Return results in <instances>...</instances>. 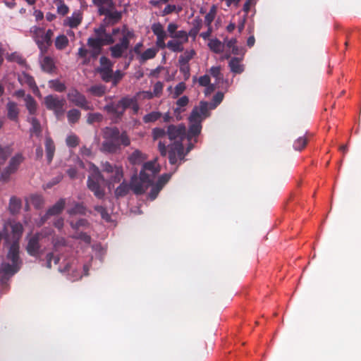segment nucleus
<instances>
[{
	"mask_svg": "<svg viewBox=\"0 0 361 361\" xmlns=\"http://www.w3.org/2000/svg\"><path fill=\"white\" fill-rule=\"evenodd\" d=\"M160 169L156 160L143 164L139 174V182L137 181V195L146 193L147 198L154 200L164 186L169 181L171 174L164 173L155 181Z\"/></svg>",
	"mask_w": 361,
	"mask_h": 361,
	"instance_id": "obj_1",
	"label": "nucleus"
},
{
	"mask_svg": "<svg viewBox=\"0 0 361 361\" xmlns=\"http://www.w3.org/2000/svg\"><path fill=\"white\" fill-rule=\"evenodd\" d=\"M209 116L208 102L202 101L199 106L193 108L189 117L190 127L187 135L188 140L200 134L202 122Z\"/></svg>",
	"mask_w": 361,
	"mask_h": 361,
	"instance_id": "obj_2",
	"label": "nucleus"
},
{
	"mask_svg": "<svg viewBox=\"0 0 361 361\" xmlns=\"http://www.w3.org/2000/svg\"><path fill=\"white\" fill-rule=\"evenodd\" d=\"M158 149L162 157L168 154L169 163L171 165L177 164L179 166L185 161V149L181 142L174 141L173 143L166 146V143L159 141Z\"/></svg>",
	"mask_w": 361,
	"mask_h": 361,
	"instance_id": "obj_3",
	"label": "nucleus"
},
{
	"mask_svg": "<svg viewBox=\"0 0 361 361\" xmlns=\"http://www.w3.org/2000/svg\"><path fill=\"white\" fill-rule=\"evenodd\" d=\"M151 28L154 35L157 37L156 46L159 49H164L167 47L173 52H180L183 51V43L181 41L170 40L166 44L165 43L167 35L163 25L160 23H153Z\"/></svg>",
	"mask_w": 361,
	"mask_h": 361,
	"instance_id": "obj_4",
	"label": "nucleus"
},
{
	"mask_svg": "<svg viewBox=\"0 0 361 361\" xmlns=\"http://www.w3.org/2000/svg\"><path fill=\"white\" fill-rule=\"evenodd\" d=\"M114 40L113 42L117 40L121 41V43L116 44L111 48V55L115 58L121 56L128 49L129 38L133 37V34L130 33L126 27L122 30L116 29L113 31V35L111 36Z\"/></svg>",
	"mask_w": 361,
	"mask_h": 361,
	"instance_id": "obj_5",
	"label": "nucleus"
},
{
	"mask_svg": "<svg viewBox=\"0 0 361 361\" xmlns=\"http://www.w3.org/2000/svg\"><path fill=\"white\" fill-rule=\"evenodd\" d=\"M90 170L92 173L88 178L87 186L96 197L102 198L104 193L101 184L104 183V178L95 166L91 165Z\"/></svg>",
	"mask_w": 361,
	"mask_h": 361,
	"instance_id": "obj_6",
	"label": "nucleus"
},
{
	"mask_svg": "<svg viewBox=\"0 0 361 361\" xmlns=\"http://www.w3.org/2000/svg\"><path fill=\"white\" fill-rule=\"evenodd\" d=\"M96 37L90 39L88 44L92 48L93 55H96L99 52V49L102 45L113 43L114 41L111 35L106 33L105 29L103 26L95 30Z\"/></svg>",
	"mask_w": 361,
	"mask_h": 361,
	"instance_id": "obj_7",
	"label": "nucleus"
},
{
	"mask_svg": "<svg viewBox=\"0 0 361 361\" xmlns=\"http://www.w3.org/2000/svg\"><path fill=\"white\" fill-rule=\"evenodd\" d=\"M103 171L107 174L106 184L110 190L114 188L116 183H120L122 180L123 171L116 166L106 162L103 164Z\"/></svg>",
	"mask_w": 361,
	"mask_h": 361,
	"instance_id": "obj_8",
	"label": "nucleus"
},
{
	"mask_svg": "<svg viewBox=\"0 0 361 361\" xmlns=\"http://www.w3.org/2000/svg\"><path fill=\"white\" fill-rule=\"evenodd\" d=\"M104 141L101 150L105 152H114L118 144V131L114 128H106L104 132Z\"/></svg>",
	"mask_w": 361,
	"mask_h": 361,
	"instance_id": "obj_9",
	"label": "nucleus"
},
{
	"mask_svg": "<svg viewBox=\"0 0 361 361\" xmlns=\"http://www.w3.org/2000/svg\"><path fill=\"white\" fill-rule=\"evenodd\" d=\"M65 104L66 101L64 99H60L59 97L53 95H48L44 98L46 107L49 110H52L58 118L63 114Z\"/></svg>",
	"mask_w": 361,
	"mask_h": 361,
	"instance_id": "obj_10",
	"label": "nucleus"
},
{
	"mask_svg": "<svg viewBox=\"0 0 361 361\" xmlns=\"http://www.w3.org/2000/svg\"><path fill=\"white\" fill-rule=\"evenodd\" d=\"M23 159V157L20 154L14 155L11 159L8 165L1 172L0 180H8L11 174L15 173L17 171Z\"/></svg>",
	"mask_w": 361,
	"mask_h": 361,
	"instance_id": "obj_11",
	"label": "nucleus"
},
{
	"mask_svg": "<svg viewBox=\"0 0 361 361\" xmlns=\"http://www.w3.org/2000/svg\"><path fill=\"white\" fill-rule=\"evenodd\" d=\"M131 100L123 98L118 103H112L105 106V110L113 118H118L125 111V109L130 106Z\"/></svg>",
	"mask_w": 361,
	"mask_h": 361,
	"instance_id": "obj_12",
	"label": "nucleus"
},
{
	"mask_svg": "<svg viewBox=\"0 0 361 361\" xmlns=\"http://www.w3.org/2000/svg\"><path fill=\"white\" fill-rule=\"evenodd\" d=\"M167 135L170 140L182 142L186 135V128L183 124L169 125L167 128Z\"/></svg>",
	"mask_w": 361,
	"mask_h": 361,
	"instance_id": "obj_13",
	"label": "nucleus"
},
{
	"mask_svg": "<svg viewBox=\"0 0 361 361\" xmlns=\"http://www.w3.org/2000/svg\"><path fill=\"white\" fill-rule=\"evenodd\" d=\"M70 102L85 110L91 109L92 106L86 100L85 97L75 90H72L68 94Z\"/></svg>",
	"mask_w": 361,
	"mask_h": 361,
	"instance_id": "obj_14",
	"label": "nucleus"
},
{
	"mask_svg": "<svg viewBox=\"0 0 361 361\" xmlns=\"http://www.w3.org/2000/svg\"><path fill=\"white\" fill-rule=\"evenodd\" d=\"M30 32L42 52L45 51L50 42L44 40V30L40 27H33Z\"/></svg>",
	"mask_w": 361,
	"mask_h": 361,
	"instance_id": "obj_15",
	"label": "nucleus"
},
{
	"mask_svg": "<svg viewBox=\"0 0 361 361\" xmlns=\"http://www.w3.org/2000/svg\"><path fill=\"white\" fill-rule=\"evenodd\" d=\"M102 78L105 81H109L112 78L111 63L106 57L100 59V67L97 68Z\"/></svg>",
	"mask_w": 361,
	"mask_h": 361,
	"instance_id": "obj_16",
	"label": "nucleus"
},
{
	"mask_svg": "<svg viewBox=\"0 0 361 361\" xmlns=\"http://www.w3.org/2000/svg\"><path fill=\"white\" fill-rule=\"evenodd\" d=\"M40 236L39 235H37L28 239L26 250L32 256L37 257L41 254L40 246L39 245Z\"/></svg>",
	"mask_w": 361,
	"mask_h": 361,
	"instance_id": "obj_17",
	"label": "nucleus"
},
{
	"mask_svg": "<svg viewBox=\"0 0 361 361\" xmlns=\"http://www.w3.org/2000/svg\"><path fill=\"white\" fill-rule=\"evenodd\" d=\"M188 103L189 99L187 96H183L176 101V107L174 109V115L178 120L181 119L180 114L185 111V107L188 104Z\"/></svg>",
	"mask_w": 361,
	"mask_h": 361,
	"instance_id": "obj_18",
	"label": "nucleus"
},
{
	"mask_svg": "<svg viewBox=\"0 0 361 361\" xmlns=\"http://www.w3.org/2000/svg\"><path fill=\"white\" fill-rule=\"evenodd\" d=\"M228 66L231 71L234 73L240 74L244 71V66L240 63V59L237 57H233L230 60Z\"/></svg>",
	"mask_w": 361,
	"mask_h": 361,
	"instance_id": "obj_19",
	"label": "nucleus"
},
{
	"mask_svg": "<svg viewBox=\"0 0 361 361\" xmlns=\"http://www.w3.org/2000/svg\"><path fill=\"white\" fill-rule=\"evenodd\" d=\"M208 47L213 52L216 54H220L223 52L225 44L222 43L219 39L215 38L209 40Z\"/></svg>",
	"mask_w": 361,
	"mask_h": 361,
	"instance_id": "obj_20",
	"label": "nucleus"
},
{
	"mask_svg": "<svg viewBox=\"0 0 361 361\" xmlns=\"http://www.w3.org/2000/svg\"><path fill=\"white\" fill-rule=\"evenodd\" d=\"M27 205H33L36 208H40L44 204V199L37 194L30 195L26 198Z\"/></svg>",
	"mask_w": 361,
	"mask_h": 361,
	"instance_id": "obj_21",
	"label": "nucleus"
},
{
	"mask_svg": "<svg viewBox=\"0 0 361 361\" xmlns=\"http://www.w3.org/2000/svg\"><path fill=\"white\" fill-rule=\"evenodd\" d=\"M158 52V49L152 47L146 49L139 57V61L141 63H144L146 61L154 58Z\"/></svg>",
	"mask_w": 361,
	"mask_h": 361,
	"instance_id": "obj_22",
	"label": "nucleus"
},
{
	"mask_svg": "<svg viewBox=\"0 0 361 361\" xmlns=\"http://www.w3.org/2000/svg\"><path fill=\"white\" fill-rule=\"evenodd\" d=\"M93 3L97 6L100 7V12L104 13L109 11L113 6L112 0H92Z\"/></svg>",
	"mask_w": 361,
	"mask_h": 361,
	"instance_id": "obj_23",
	"label": "nucleus"
},
{
	"mask_svg": "<svg viewBox=\"0 0 361 361\" xmlns=\"http://www.w3.org/2000/svg\"><path fill=\"white\" fill-rule=\"evenodd\" d=\"M18 80L22 85H27L34 90H37L33 78L27 73H22L18 77Z\"/></svg>",
	"mask_w": 361,
	"mask_h": 361,
	"instance_id": "obj_24",
	"label": "nucleus"
},
{
	"mask_svg": "<svg viewBox=\"0 0 361 361\" xmlns=\"http://www.w3.org/2000/svg\"><path fill=\"white\" fill-rule=\"evenodd\" d=\"M82 17L80 13H74L71 17L65 20L64 24L71 27H77L81 22Z\"/></svg>",
	"mask_w": 361,
	"mask_h": 361,
	"instance_id": "obj_25",
	"label": "nucleus"
},
{
	"mask_svg": "<svg viewBox=\"0 0 361 361\" xmlns=\"http://www.w3.org/2000/svg\"><path fill=\"white\" fill-rule=\"evenodd\" d=\"M46 154L48 161L50 162L52 160L55 151V145L54 142L50 137H47L45 141Z\"/></svg>",
	"mask_w": 361,
	"mask_h": 361,
	"instance_id": "obj_26",
	"label": "nucleus"
},
{
	"mask_svg": "<svg viewBox=\"0 0 361 361\" xmlns=\"http://www.w3.org/2000/svg\"><path fill=\"white\" fill-rule=\"evenodd\" d=\"M196 54L194 49L186 50L184 53L180 55L178 58V63L188 64L189 61Z\"/></svg>",
	"mask_w": 361,
	"mask_h": 361,
	"instance_id": "obj_27",
	"label": "nucleus"
},
{
	"mask_svg": "<svg viewBox=\"0 0 361 361\" xmlns=\"http://www.w3.org/2000/svg\"><path fill=\"white\" fill-rule=\"evenodd\" d=\"M8 117L11 120H16L18 116V109L13 102H8L7 104Z\"/></svg>",
	"mask_w": 361,
	"mask_h": 361,
	"instance_id": "obj_28",
	"label": "nucleus"
},
{
	"mask_svg": "<svg viewBox=\"0 0 361 361\" xmlns=\"http://www.w3.org/2000/svg\"><path fill=\"white\" fill-rule=\"evenodd\" d=\"M192 27L188 33V36L193 37L194 39L197 37L199 31L202 27V20L198 18L195 19L192 23Z\"/></svg>",
	"mask_w": 361,
	"mask_h": 361,
	"instance_id": "obj_29",
	"label": "nucleus"
},
{
	"mask_svg": "<svg viewBox=\"0 0 361 361\" xmlns=\"http://www.w3.org/2000/svg\"><path fill=\"white\" fill-rule=\"evenodd\" d=\"M68 44V39L64 35L58 36L55 40V46L57 49L62 50Z\"/></svg>",
	"mask_w": 361,
	"mask_h": 361,
	"instance_id": "obj_30",
	"label": "nucleus"
},
{
	"mask_svg": "<svg viewBox=\"0 0 361 361\" xmlns=\"http://www.w3.org/2000/svg\"><path fill=\"white\" fill-rule=\"evenodd\" d=\"M25 102L26 107H27V110L29 111V112L31 114H34L37 110L36 102L30 95H27L25 97Z\"/></svg>",
	"mask_w": 361,
	"mask_h": 361,
	"instance_id": "obj_31",
	"label": "nucleus"
},
{
	"mask_svg": "<svg viewBox=\"0 0 361 361\" xmlns=\"http://www.w3.org/2000/svg\"><path fill=\"white\" fill-rule=\"evenodd\" d=\"M41 66L44 71L51 72L54 68V63L49 57H44L41 61Z\"/></svg>",
	"mask_w": 361,
	"mask_h": 361,
	"instance_id": "obj_32",
	"label": "nucleus"
},
{
	"mask_svg": "<svg viewBox=\"0 0 361 361\" xmlns=\"http://www.w3.org/2000/svg\"><path fill=\"white\" fill-rule=\"evenodd\" d=\"M64 207V202L63 200H60L56 202L51 209L47 212V216H52L57 214H59Z\"/></svg>",
	"mask_w": 361,
	"mask_h": 361,
	"instance_id": "obj_33",
	"label": "nucleus"
},
{
	"mask_svg": "<svg viewBox=\"0 0 361 361\" xmlns=\"http://www.w3.org/2000/svg\"><path fill=\"white\" fill-rule=\"evenodd\" d=\"M161 116V114L159 111H152L146 114L143 117V121L145 123H152L157 121Z\"/></svg>",
	"mask_w": 361,
	"mask_h": 361,
	"instance_id": "obj_34",
	"label": "nucleus"
},
{
	"mask_svg": "<svg viewBox=\"0 0 361 361\" xmlns=\"http://www.w3.org/2000/svg\"><path fill=\"white\" fill-rule=\"evenodd\" d=\"M224 99V93L221 92H218L212 99V102L209 104L208 103V108L209 109H215L223 100Z\"/></svg>",
	"mask_w": 361,
	"mask_h": 361,
	"instance_id": "obj_35",
	"label": "nucleus"
},
{
	"mask_svg": "<svg viewBox=\"0 0 361 361\" xmlns=\"http://www.w3.org/2000/svg\"><path fill=\"white\" fill-rule=\"evenodd\" d=\"M54 4L56 6L57 12L59 14L65 16L68 12V6L64 4L63 0H54Z\"/></svg>",
	"mask_w": 361,
	"mask_h": 361,
	"instance_id": "obj_36",
	"label": "nucleus"
},
{
	"mask_svg": "<svg viewBox=\"0 0 361 361\" xmlns=\"http://www.w3.org/2000/svg\"><path fill=\"white\" fill-rule=\"evenodd\" d=\"M216 14V9L215 6H213L204 17L205 23L208 27L211 26L212 23L213 22V20L215 18Z\"/></svg>",
	"mask_w": 361,
	"mask_h": 361,
	"instance_id": "obj_37",
	"label": "nucleus"
},
{
	"mask_svg": "<svg viewBox=\"0 0 361 361\" xmlns=\"http://www.w3.org/2000/svg\"><path fill=\"white\" fill-rule=\"evenodd\" d=\"M152 137L154 140L161 139L167 135V130L166 131L161 128H154L152 132Z\"/></svg>",
	"mask_w": 361,
	"mask_h": 361,
	"instance_id": "obj_38",
	"label": "nucleus"
},
{
	"mask_svg": "<svg viewBox=\"0 0 361 361\" xmlns=\"http://www.w3.org/2000/svg\"><path fill=\"white\" fill-rule=\"evenodd\" d=\"M80 116V113L77 109H71L67 114V117L69 123H74L78 121Z\"/></svg>",
	"mask_w": 361,
	"mask_h": 361,
	"instance_id": "obj_39",
	"label": "nucleus"
},
{
	"mask_svg": "<svg viewBox=\"0 0 361 361\" xmlns=\"http://www.w3.org/2000/svg\"><path fill=\"white\" fill-rule=\"evenodd\" d=\"M307 140L305 137H298L293 144V147L295 150L300 151L306 146Z\"/></svg>",
	"mask_w": 361,
	"mask_h": 361,
	"instance_id": "obj_40",
	"label": "nucleus"
},
{
	"mask_svg": "<svg viewBox=\"0 0 361 361\" xmlns=\"http://www.w3.org/2000/svg\"><path fill=\"white\" fill-rule=\"evenodd\" d=\"M21 206L20 200L16 198H11L9 204V209L13 212H17Z\"/></svg>",
	"mask_w": 361,
	"mask_h": 361,
	"instance_id": "obj_41",
	"label": "nucleus"
},
{
	"mask_svg": "<svg viewBox=\"0 0 361 361\" xmlns=\"http://www.w3.org/2000/svg\"><path fill=\"white\" fill-rule=\"evenodd\" d=\"M128 190H129L128 185L126 183L123 182L116 188V190L115 191L116 195L118 197L125 195L128 192Z\"/></svg>",
	"mask_w": 361,
	"mask_h": 361,
	"instance_id": "obj_42",
	"label": "nucleus"
},
{
	"mask_svg": "<svg viewBox=\"0 0 361 361\" xmlns=\"http://www.w3.org/2000/svg\"><path fill=\"white\" fill-rule=\"evenodd\" d=\"M186 89V85L185 82H179L174 88V92H173V98H177L178 96H180Z\"/></svg>",
	"mask_w": 361,
	"mask_h": 361,
	"instance_id": "obj_43",
	"label": "nucleus"
},
{
	"mask_svg": "<svg viewBox=\"0 0 361 361\" xmlns=\"http://www.w3.org/2000/svg\"><path fill=\"white\" fill-rule=\"evenodd\" d=\"M32 128L31 133L35 134L36 135H39L41 132V126L39 123L36 118H32L31 120Z\"/></svg>",
	"mask_w": 361,
	"mask_h": 361,
	"instance_id": "obj_44",
	"label": "nucleus"
},
{
	"mask_svg": "<svg viewBox=\"0 0 361 361\" xmlns=\"http://www.w3.org/2000/svg\"><path fill=\"white\" fill-rule=\"evenodd\" d=\"M49 83V87L56 91L62 92L65 89L64 85L58 80H51Z\"/></svg>",
	"mask_w": 361,
	"mask_h": 361,
	"instance_id": "obj_45",
	"label": "nucleus"
},
{
	"mask_svg": "<svg viewBox=\"0 0 361 361\" xmlns=\"http://www.w3.org/2000/svg\"><path fill=\"white\" fill-rule=\"evenodd\" d=\"M210 74L215 78L217 80H220L222 79L223 76L221 73V68L219 66H212L210 68Z\"/></svg>",
	"mask_w": 361,
	"mask_h": 361,
	"instance_id": "obj_46",
	"label": "nucleus"
},
{
	"mask_svg": "<svg viewBox=\"0 0 361 361\" xmlns=\"http://www.w3.org/2000/svg\"><path fill=\"white\" fill-rule=\"evenodd\" d=\"M173 38H176L178 39H182L183 43L188 42V32L184 30H178L176 32Z\"/></svg>",
	"mask_w": 361,
	"mask_h": 361,
	"instance_id": "obj_47",
	"label": "nucleus"
},
{
	"mask_svg": "<svg viewBox=\"0 0 361 361\" xmlns=\"http://www.w3.org/2000/svg\"><path fill=\"white\" fill-rule=\"evenodd\" d=\"M89 91L95 96H102L104 93V88L101 85H96L90 87Z\"/></svg>",
	"mask_w": 361,
	"mask_h": 361,
	"instance_id": "obj_48",
	"label": "nucleus"
},
{
	"mask_svg": "<svg viewBox=\"0 0 361 361\" xmlns=\"http://www.w3.org/2000/svg\"><path fill=\"white\" fill-rule=\"evenodd\" d=\"M163 87L164 84L160 81H158L154 84L153 87V93L155 97H160L162 93Z\"/></svg>",
	"mask_w": 361,
	"mask_h": 361,
	"instance_id": "obj_49",
	"label": "nucleus"
},
{
	"mask_svg": "<svg viewBox=\"0 0 361 361\" xmlns=\"http://www.w3.org/2000/svg\"><path fill=\"white\" fill-rule=\"evenodd\" d=\"M180 71L183 74L185 80H188L190 77V66L189 64L179 63Z\"/></svg>",
	"mask_w": 361,
	"mask_h": 361,
	"instance_id": "obj_50",
	"label": "nucleus"
},
{
	"mask_svg": "<svg viewBox=\"0 0 361 361\" xmlns=\"http://www.w3.org/2000/svg\"><path fill=\"white\" fill-rule=\"evenodd\" d=\"M200 85L207 87L210 84V78L208 75L200 76L198 80Z\"/></svg>",
	"mask_w": 361,
	"mask_h": 361,
	"instance_id": "obj_51",
	"label": "nucleus"
},
{
	"mask_svg": "<svg viewBox=\"0 0 361 361\" xmlns=\"http://www.w3.org/2000/svg\"><path fill=\"white\" fill-rule=\"evenodd\" d=\"M66 143L70 147H75L78 143V137L75 135H71L67 137Z\"/></svg>",
	"mask_w": 361,
	"mask_h": 361,
	"instance_id": "obj_52",
	"label": "nucleus"
},
{
	"mask_svg": "<svg viewBox=\"0 0 361 361\" xmlns=\"http://www.w3.org/2000/svg\"><path fill=\"white\" fill-rule=\"evenodd\" d=\"M177 29H178V25L176 23H171L168 25L167 31L169 32V36L171 37H172V38L173 37V36L175 35V34L177 32Z\"/></svg>",
	"mask_w": 361,
	"mask_h": 361,
	"instance_id": "obj_53",
	"label": "nucleus"
},
{
	"mask_svg": "<svg viewBox=\"0 0 361 361\" xmlns=\"http://www.w3.org/2000/svg\"><path fill=\"white\" fill-rule=\"evenodd\" d=\"M102 119V115L98 113L90 114L87 116V122L90 123L99 121Z\"/></svg>",
	"mask_w": 361,
	"mask_h": 361,
	"instance_id": "obj_54",
	"label": "nucleus"
},
{
	"mask_svg": "<svg viewBox=\"0 0 361 361\" xmlns=\"http://www.w3.org/2000/svg\"><path fill=\"white\" fill-rule=\"evenodd\" d=\"M8 59L11 61H16L18 63H23V62H24L22 57L16 53H13V54L8 55Z\"/></svg>",
	"mask_w": 361,
	"mask_h": 361,
	"instance_id": "obj_55",
	"label": "nucleus"
},
{
	"mask_svg": "<svg viewBox=\"0 0 361 361\" xmlns=\"http://www.w3.org/2000/svg\"><path fill=\"white\" fill-rule=\"evenodd\" d=\"M96 209L100 213L102 217L106 221H109V216L106 210L102 207H97Z\"/></svg>",
	"mask_w": 361,
	"mask_h": 361,
	"instance_id": "obj_56",
	"label": "nucleus"
},
{
	"mask_svg": "<svg viewBox=\"0 0 361 361\" xmlns=\"http://www.w3.org/2000/svg\"><path fill=\"white\" fill-rule=\"evenodd\" d=\"M237 40L235 38H232L228 40H225L224 44L225 46L229 49H233L236 45Z\"/></svg>",
	"mask_w": 361,
	"mask_h": 361,
	"instance_id": "obj_57",
	"label": "nucleus"
},
{
	"mask_svg": "<svg viewBox=\"0 0 361 361\" xmlns=\"http://www.w3.org/2000/svg\"><path fill=\"white\" fill-rule=\"evenodd\" d=\"M254 4V0H246L245 3L243 5V11L247 14L250 11V6Z\"/></svg>",
	"mask_w": 361,
	"mask_h": 361,
	"instance_id": "obj_58",
	"label": "nucleus"
},
{
	"mask_svg": "<svg viewBox=\"0 0 361 361\" xmlns=\"http://www.w3.org/2000/svg\"><path fill=\"white\" fill-rule=\"evenodd\" d=\"M175 10H176L175 5L169 4L164 8V9L163 11V13H164V15H168V14H170L172 12H173Z\"/></svg>",
	"mask_w": 361,
	"mask_h": 361,
	"instance_id": "obj_59",
	"label": "nucleus"
},
{
	"mask_svg": "<svg viewBox=\"0 0 361 361\" xmlns=\"http://www.w3.org/2000/svg\"><path fill=\"white\" fill-rule=\"evenodd\" d=\"M119 140L125 146H127L130 144L129 139L125 134H122L120 137L118 136V141Z\"/></svg>",
	"mask_w": 361,
	"mask_h": 361,
	"instance_id": "obj_60",
	"label": "nucleus"
},
{
	"mask_svg": "<svg viewBox=\"0 0 361 361\" xmlns=\"http://www.w3.org/2000/svg\"><path fill=\"white\" fill-rule=\"evenodd\" d=\"M54 35V32L51 30H48L46 32H44V40L49 41L51 42V39Z\"/></svg>",
	"mask_w": 361,
	"mask_h": 361,
	"instance_id": "obj_61",
	"label": "nucleus"
},
{
	"mask_svg": "<svg viewBox=\"0 0 361 361\" xmlns=\"http://www.w3.org/2000/svg\"><path fill=\"white\" fill-rule=\"evenodd\" d=\"M211 33H212V27L211 26L210 27H208V30L207 32H202L200 34V36L204 39H207L209 38V37L211 35Z\"/></svg>",
	"mask_w": 361,
	"mask_h": 361,
	"instance_id": "obj_62",
	"label": "nucleus"
},
{
	"mask_svg": "<svg viewBox=\"0 0 361 361\" xmlns=\"http://www.w3.org/2000/svg\"><path fill=\"white\" fill-rule=\"evenodd\" d=\"M82 210V208L81 206H80L79 204H77L75 205V208L73 209H70L68 211V212L70 214H75V213H78V212H81Z\"/></svg>",
	"mask_w": 361,
	"mask_h": 361,
	"instance_id": "obj_63",
	"label": "nucleus"
},
{
	"mask_svg": "<svg viewBox=\"0 0 361 361\" xmlns=\"http://www.w3.org/2000/svg\"><path fill=\"white\" fill-rule=\"evenodd\" d=\"M34 16H35L36 20H42L44 18L43 13L41 12L40 11H35L34 12Z\"/></svg>",
	"mask_w": 361,
	"mask_h": 361,
	"instance_id": "obj_64",
	"label": "nucleus"
}]
</instances>
